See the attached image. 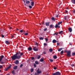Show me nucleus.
<instances>
[{
  "mask_svg": "<svg viewBox=\"0 0 75 75\" xmlns=\"http://www.w3.org/2000/svg\"><path fill=\"white\" fill-rule=\"evenodd\" d=\"M30 1H27L26 2V4H29V3H30Z\"/></svg>",
  "mask_w": 75,
  "mask_h": 75,
  "instance_id": "nucleus-33",
  "label": "nucleus"
},
{
  "mask_svg": "<svg viewBox=\"0 0 75 75\" xmlns=\"http://www.w3.org/2000/svg\"><path fill=\"white\" fill-rule=\"evenodd\" d=\"M14 71H15L14 70H13L12 71V73L13 75H14V74H15V72H14Z\"/></svg>",
  "mask_w": 75,
  "mask_h": 75,
  "instance_id": "nucleus-20",
  "label": "nucleus"
},
{
  "mask_svg": "<svg viewBox=\"0 0 75 75\" xmlns=\"http://www.w3.org/2000/svg\"><path fill=\"white\" fill-rule=\"evenodd\" d=\"M3 68V66L1 65H0V69H1V68Z\"/></svg>",
  "mask_w": 75,
  "mask_h": 75,
  "instance_id": "nucleus-42",
  "label": "nucleus"
},
{
  "mask_svg": "<svg viewBox=\"0 0 75 75\" xmlns=\"http://www.w3.org/2000/svg\"><path fill=\"white\" fill-rule=\"evenodd\" d=\"M58 17V15H56V17Z\"/></svg>",
  "mask_w": 75,
  "mask_h": 75,
  "instance_id": "nucleus-60",
  "label": "nucleus"
},
{
  "mask_svg": "<svg viewBox=\"0 0 75 75\" xmlns=\"http://www.w3.org/2000/svg\"><path fill=\"white\" fill-rule=\"evenodd\" d=\"M44 45H45V46H46V45H47V44H46L45 43H44Z\"/></svg>",
  "mask_w": 75,
  "mask_h": 75,
  "instance_id": "nucleus-48",
  "label": "nucleus"
},
{
  "mask_svg": "<svg viewBox=\"0 0 75 75\" xmlns=\"http://www.w3.org/2000/svg\"><path fill=\"white\" fill-rule=\"evenodd\" d=\"M34 66L35 68H36V67H37V65L35 64H34Z\"/></svg>",
  "mask_w": 75,
  "mask_h": 75,
  "instance_id": "nucleus-40",
  "label": "nucleus"
},
{
  "mask_svg": "<svg viewBox=\"0 0 75 75\" xmlns=\"http://www.w3.org/2000/svg\"><path fill=\"white\" fill-rule=\"evenodd\" d=\"M71 52L70 51H68L67 52V57H71Z\"/></svg>",
  "mask_w": 75,
  "mask_h": 75,
  "instance_id": "nucleus-3",
  "label": "nucleus"
},
{
  "mask_svg": "<svg viewBox=\"0 0 75 75\" xmlns=\"http://www.w3.org/2000/svg\"><path fill=\"white\" fill-rule=\"evenodd\" d=\"M23 64H21V65L20 66V68H21V67H23Z\"/></svg>",
  "mask_w": 75,
  "mask_h": 75,
  "instance_id": "nucleus-43",
  "label": "nucleus"
},
{
  "mask_svg": "<svg viewBox=\"0 0 75 75\" xmlns=\"http://www.w3.org/2000/svg\"><path fill=\"white\" fill-rule=\"evenodd\" d=\"M2 38H4V36L3 35H2Z\"/></svg>",
  "mask_w": 75,
  "mask_h": 75,
  "instance_id": "nucleus-53",
  "label": "nucleus"
},
{
  "mask_svg": "<svg viewBox=\"0 0 75 75\" xmlns=\"http://www.w3.org/2000/svg\"><path fill=\"white\" fill-rule=\"evenodd\" d=\"M23 34L25 35H28V33H24V32L23 33Z\"/></svg>",
  "mask_w": 75,
  "mask_h": 75,
  "instance_id": "nucleus-18",
  "label": "nucleus"
},
{
  "mask_svg": "<svg viewBox=\"0 0 75 75\" xmlns=\"http://www.w3.org/2000/svg\"><path fill=\"white\" fill-rule=\"evenodd\" d=\"M43 54H46V52H44Z\"/></svg>",
  "mask_w": 75,
  "mask_h": 75,
  "instance_id": "nucleus-56",
  "label": "nucleus"
},
{
  "mask_svg": "<svg viewBox=\"0 0 75 75\" xmlns=\"http://www.w3.org/2000/svg\"><path fill=\"white\" fill-rule=\"evenodd\" d=\"M63 32L62 31H60L59 32V34H62V33H63Z\"/></svg>",
  "mask_w": 75,
  "mask_h": 75,
  "instance_id": "nucleus-21",
  "label": "nucleus"
},
{
  "mask_svg": "<svg viewBox=\"0 0 75 75\" xmlns=\"http://www.w3.org/2000/svg\"><path fill=\"white\" fill-rule=\"evenodd\" d=\"M64 18L65 19V20H68L69 19V17H68V16H64Z\"/></svg>",
  "mask_w": 75,
  "mask_h": 75,
  "instance_id": "nucleus-7",
  "label": "nucleus"
},
{
  "mask_svg": "<svg viewBox=\"0 0 75 75\" xmlns=\"http://www.w3.org/2000/svg\"><path fill=\"white\" fill-rule=\"evenodd\" d=\"M44 39V38L42 37H40V38H39V40H43Z\"/></svg>",
  "mask_w": 75,
  "mask_h": 75,
  "instance_id": "nucleus-22",
  "label": "nucleus"
},
{
  "mask_svg": "<svg viewBox=\"0 0 75 75\" xmlns=\"http://www.w3.org/2000/svg\"><path fill=\"white\" fill-rule=\"evenodd\" d=\"M14 64H15L16 65H18V64H19V61L18 60H16L14 62Z\"/></svg>",
  "mask_w": 75,
  "mask_h": 75,
  "instance_id": "nucleus-6",
  "label": "nucleus"
},
{
  "mask_svg": "<svg viewBox=\"0 0 75 75\" xmlns=\"http://www.w3.org/2000/svg\"><path fill=\"white\" fill-rule=\"evenodd\" d=\"M48 38H47L46 39H45V41H46V42H48Z\"/></svg>",
  "mask_w": 75,
  "mask_h": 75,
  "instance_id": "nucleus-45",
  "label": "nucleus"
},
{
  "mask_svg": "<svg viewBox=\"0 0 75 75\" xmlns=\"http://www.w3.org/2000/svg\"><path fill=\"white\" fill-rule=\"evenodd\" d=\"M5 43H6V44H10V42L8 41H6Z\"/></svg>",
  "mask_w": 75,
  "mask_h": 75,
  "instance_id": "nucleus-16",
  "label": "nucleus"
},
{
  "mask_svg": "<svg viewBox=\"0 0 75 75\" xmlns=\"http://www.w3.org/2000/svg\"><path fill=\"white\" fill-rule=\"evenodd\" d=\"M58 34V32H57L56 33H54V34L53 35H57Z\"/></svg>",
  "mask_w": 75,
  "mask_h": 75,
  "instance_id": "nucleus-23",
  "label": "nucleus"
},
{
  "mask_svg": "<svg viewBox=\"0 0 75 75\" xmlns=\"http://www.w3.org/2000/svg\"><path fill=\"white\" fill-rule=\"evenodd\" d=\"M62 22H59L58 23V25H59L61 24H62Z\"/></svg>",
  "mask_w": 75,
  "mask_h": 75,
  "instance_id": "nucleus-30",
  "label": "nucleus"
},
{
  "mask_svg": "<svg viewBox=\"0 0 75 75\" xmlns=\"http://www.w3.org/2000/svg\"><path fill=\"white\" fill-rule=\"evenodd\" d=\"M40 62H43V61H44V59L41 58L40 60Z\"/></svg>",
  "mask_w": 75,
  "mask_h": 75,
  "instance_id": "nucleus-27",
  "label": "nucleus"
},
{
  "mask_svg": "<svg viewBox=\"0 0 75 75\" xmlns=\"http://www.w3.org/2000/svg\"><path fill=\"white\" fill-rule=\"evenodd\" d=\"M34 2L33 1H32L31 2V6H34Z\"/></svg>",
  "mask_w": 75,
  "mask_h": 75,
  "instance_id": "nucleus-15",
  "label": "nucleus"
},
{
  "mask_svg": "<svg viewBox=\"0 0 75 75\" xmlns=\"http://www.w3.org/2000/svg\"><path fill=\"white\" fill-rule=\"evenodd\" d=\"M51 19L52 20V21H55V18L54 17H52L51 18Z\"/></svg>",
  "mask_w": 75,
  "mask_h": 75,
  "instance_id": "nucleus-28",
  "label": "nucleus"
},
{
  "mask_svg": "<svg viewBox=\"0 0 75 75\" xmlns=\"http://www.w3.org/2000/svg\"><path fill=\"white\" fill-rule=\"evenodd\" d=\"M47 30V28H44V31H45Z\"/></svg>",
  "mask_w": 75,
  "mask_h": 75,
  "instance_id": "nucleus-36",
  "label": "nucleus"
},
{
  "mask_svg": "<svg viewBox=\"0 0 75 75\" xmlns=\"http://www.w3.org/2000/svg\"><path fill=\"white\" fill-rule=\"evenodd\" d=\"M49 61H50V62H53V61H54L53 60L51 59H49Z\"/></svg>",
  "mask_w": 75,
  "mask_h": 75,
  "instance_id": "nucleus-26",
  "label": "nucleus"
},
{
  "mask_svg": "<svg viewBox=\"0 0 75 75\" xmlns=\"http://www.w3.org/2000/svg\"><path fill=\"white\" fill-rule=\"evenodd\" d=\"M33 49L34 51H38V49H37L36 47H33Z\"/></svg>",
  "mask_w": 75,
  "mask_h": 75,
  "instance_id": "nucleus-5",
  "label": "nucleus"
},
{
  "mask_svg": "<svg viewBox=\"0 0 75 75\" xmlns=\"http://www.w3.org/2000/svg\"><path fill=\"white\" fill-rule=\"evenodd\" d=\"M71 2L72 3L75 4V0H71Z\"/></svg>",
  "mask_w": 75,
  "mask_h": 75,
  "instance_id": "nucleus-14",
  "label": "nucleus"
},
{
  "mask_svg": "<svg viewBox=\"0 0 75 75\" xmlns=\"http://www.w3.org/2000/svg\"><path fill=\"white\" fill-rule=\"evenodd\" d=\"M74 65H75L74 64H71V67H74Z\"/></svg>",
  "mask_w": 75,
  "mask_h": 75,
  "instance_id": "nucleus-47",
  "label": "nucleus"
},
{
  "mask_svg": "<svg viewBox=\"0 0 75 75\" xmlns=\"http://www.w3.org/2000/svg\"><path fill=\"white\" fill-rule=\"evenodd\" d=\"M8 67L7 68H6V69H5V71H7V70H8Z\"/></svg>",
  "mask_w": 75,
  "mask_h": 75,
  "instance_id": "nucleus-52",
  "label": "nucleus"
},
{
  "mask_svg": "<svg viewBox=\"0 0 75 75\" xmlns=\"http://www.w3.org/2000/svg\"><path fill=\"white\" fill-rule=\"evenodd\" d=\"M68 30L70 33H71L72 31V29L71 28H69Z\"/></svg>",
  "mask_w": 75,
  "mask_h": 75,
  "instance_id": "nucleus-9",
  "label": "nucleus"
},
{
  "mask_svg": "<svg viewBox=\"0 0 75 75\" xmlns=\"http://www.w3.org/2000/svg\"><path fill=\"white\" fill-rule=\"evenodd\" d=\"M5 61H7V59H5Z\"/></svg>",
  "mask_w": 75,
  "mask_h": 75,
  "instance_id": "nucleus-58",
  "label": "nucleus"
},
{
  "mask_svg": "<svg viewBox=\"0 0 75 75\" xmlns=\"http://www.w3.org/2000/svg\"><path fill=\"white\" fill-rule=\"evenodd\" d=\"M28 51H30L32 50V47H28Z\"/></svg>",
  "mask_w": 75,
  "mask_h": 75,
  "instance_id": "nucleus-10",
  "label": "nucleus"
},
{
  "mask_svg": "<svg viewBox=\"0 0 75 75\" xmlns=\"http://www.w3.org/2000/svg\"><path fill=\"white\" fill-rule=\"evenodd\" d=\"M38 73H35V75H38Z\"/></svg>",
  "mask_w": 75,
  "mask_h": 75,
  "instance_id": "nucleus-51",
  "label": "nucleus"
},
{
  "mask_svg": "<svg viewBox=\"0 0 75 75\" xmlns=\"http://www.w3.org/2000/svg\"><path fill=\"white\" fill-rule=\"evenodd\" d=\"M54 69H55V70H56L57 69V67H54Z\"/></svg>",
  "mask_w": 75,
  "mask_h": 75,
  "instance_id": "nucleus-49",
  "label": "nucleus"
},
{
  "mask_svg": "<svg viewBox=\"0 0 75 75\" xmlns=\"http://www.w3.org/2000/svg\"><path fill=\"white\" fill-rule=\"evenodd\" d=\"M49 51L50 52H52V51H53V50H52V49H50L49 50Z\"/></svg>",
  "mask_w": 75,
  "mask_h": 75,
  "instance_id": "nucleus-24",
  "label": "nucleus"
},
{
  "mask_svg": "<svg viewBox=\"0 0 75 75\" xmlns=\"http://www.w3.org/2000/svg\"><path fill=\"white\" fill-rule=\"evenodd\" d=\"M29 7L30 8H32V6H29Z\"/></svg>",
  "mask_w": 75,
  "mask_h": 75,
  "instance_id": "nucleus-44",
  "label": "nucleus"
},
{
  "mask_svg": "<svg viewBox=\"0 0 75 75\" xmlns=\"http://www.w3.org/2000/svg\"><path fill=\"white\" fill-rule=\"evenodd\" d=\"M57 27H58V28H60V26H59L58 25V26H57Z\"/></svg>",
  "mask_w": 75,
  "mask_h": 75,
  "instance_id": "nucleus-59",
  "label": "nucleus"
},
{
  "mask_svg": "<svg viewBox=\"0 0 75 75\" xmlns=\"http://www.w3.org/2000/svg\"><path fill=\"white\" fill-rule=\"evenodd\" d=\"M13 68L14 69L16 70V69H17V66H16L14 67Z\"/></svg>",
  "mask_w": 75,
  "mask_h": 75,
  "instance_id": "nucleus-13",
  "label": "nucleus"
},
{
  "mask_svg": "<svg viewBox=\"0 0 75 75\" xmlns=\"http://www.w3.org/2000/svg\"><path fill=\"white\" fill-rule=\"evenodd\" d=\"M72 56H74L75 55V52H73V53H72Z\"/></svg>",
  "mask_w": 75,
  "mask_h": 75,
  "instance_id": "nucleus-37",
  "label": "nucleus"
},
{
  "mask_svg": "<svg viewBox=\"0 0 75 75\" xmlns=\"http://www.w3.org/2000/svg\"><path fill=\"white\" fill-rule=\"evenodd\" d=\"M57 42V41H56V40L54 39L52 41L53 43H56Z\"/></svg>",
  "mask_w": 75,
  "mask_h": 75,
  "instance_id": "nucleus-12",
  "label": "nucleus"
},
{
  "mask_svg": "<svg viewBox=\"0 0 75 75\" xmlns=\"http://www.w3.org/2000/svg\"><path fill=\"white\" fill-rule=\"evenodd\" d=\"M59 43H57V45H59Z\"/></svg>",
  "mask_w": 75,
  "mask_h": 75,
  "instance_id": "nucleus-55",
  "label": "nucleus"
},
{
  "mask_svg": "<svg viewBox=\"0 0 75 75\" xmlns=\"http://www.w3.org/2000/svg\"><path fill=\"white\" fill-rule=\"evenodd\" d=\"M34 70V69H32L30 70V72H33V71Z\"/></svg>",
  "mask_w": 75,
  "mask_h": 75,
  "instance_id": "nucleus-35",
  "label": "nucleus"
},
{
  "mask_svg": "<svg viewBox=\"0 0 75 75\" xmlns=\"http://www.w3.org/2000/svg\"><path fill=\"white\" fill-rule=\"evenodd\" d=\"M40 69H38V70H37V72L38 74H40L41 73V71H39Z\"/></svg>",
  "mask_w": 75,
  "mask_h": 75,
  "instance_id": "nucleus-8",
  "label": "nucleus"
},
{
  "mask_svg": "<svg viewBox=\"0 0 75 75\" xmlns=\"http://www.w3.org/2000/svg\"><path fill=\"white\" fill-rule=\"evenodd\" d=\"M20 33H23V32H24H24H25V31H24V30H20Z\"/></svg>",
  "mask_w": 75,
  "mask_h": 75,
  "instance_id": "nucleus-34",
  "label": "nucleus"
},
{
  "mask_svg": "<svg viewBox=\"0 0 75 75\" xmlns=\"http://www.w3.org/2000/svg\"><path fill=\"white\" fill-rule=\"evenodd\" d=\"M65 13H68V11L67 10H66L65 11Z\"/></svg>",
  "mask_w": 75,
  "mask_h": 75,
  "instance_id": "nucleus-54",
  "label": "nucleus"
},
{
  "mask_svg": "<svg viewBox=\"0 0 75 75\" xmlns=\"http://www.w3.org/2000/svg\"><path fill=\"white\" fill-rule=\"evenodd\" d=\"M71 37V35H69V37Z\"/></svg>",
  "mask_w": 75,
  "mask_h": 75,
  "instance_id": "nucleus-64",
  "label": "nucleus"
},
{
  "mask_svg": "<svg viewBox=\"0 0 75 75\" xmlns=\"http://www.w3.org/2000/svg\"><path fill=\"white\" fill-rule=\"evenodd\" d=\"M40 58H41V56H39L38 57L37 59H40Z\"/></svg>",
  "mask_w": 75,
  "mask_h": 75,
  "instance_id": "nucleus-32",
  "label": "nucleus"
},
{
  "mask_svg": "<svg viewBox=\"0 0 75 75\" xmlns=\"http://www.w3.org/2000/svg\"><path fill=\"white\" fill-rule=\"evenodd\" d=\"M45 25L46 26H48L50 24V22H46L45 23Z\"/></svg>",
  "mask_w": 75,
  "mask_h": 75,
  "instance_id": "nucleus-11",
  "label": "nucleus"
},
{
  "mask_svg": "<svg viewBox=\"0 0 75 75\" xmlns=\"http://www.w3.org/2000/svg\"><path fill=\"white\" fill-rule=\"evenodd\" d=\"M35 63L36 64H39V63L37 61H35Z\"/></svg>",
  "mask_w": 75,
  "mask_h": 75,
  "instance_id": "nucleus-29",
  "label": "nucleus"
},
{
  "mask_svg": "<svg viewBox=\"0 0 75 75\" xmlns=\"http://www.w3.org/2000/svg\"><path fill=\"white\" fill-rule=\"evenodd\" d=\"M31 58L32 60H33V59H34V57H32Z\"/></svg>",
  "mask_w": 75,
  "mask_h": 75,
  "instance_id": "nucleus-46",
  "label": "nucleus"
},
{
  "mask_svg": "<svg viewBox=\"0 0 75 75\" xmlns=\"http://www.w3.org/2000/svg\"><path fill=\"white\" fill-rule=\"evenodd\" d=\"M9 29H11V28H12V27H9Z\"/></svg>",
  "mask_w": 75,
  "mask_h": 75,
  "instance_id": "nucleus-57",
  "label": "nucleus"
},
{
  "mask_svg": "<svg viewBox=\"0 0 75 75\" xmlns=\"http://www.w3.org/2000/svg\"><path fill=\"white\" fill-rule=\"evenodd\" d=\"M11 65H10L8 67V69H10L11 68Z\"/></svg>",
  "mask_w": 75,
  "mask_h": 75,
  "instance_id": "nucleus-38",
  "label": "nucleus"
},
{
  "mask_svg": "<svg viewBox=\"0 0 75 75\" xmlns=\"http://www.w3.org/2000/svg\"><path fill=\"white\" fill-rule=\"evenodd\" d=\"M64 53V50H62V51H61L60 52V54L62 55V54Z\"/></svg>",
  "mask_w": 75,
  "mask_h": 75,
  "instance_id": "nucleus-31",
  "label": "nucleus"
},
{
  "mask_svg": "<svg viewBox=\"0 0 75 75\" xmlns=\"http://www.w3.org/2000/svg\"><path fill=\"white\" fill-rule=\"evenodd\" d=\"M42 23V25H44V22H43Z\"/></svg>",
  "mask_w": 75,
  "mask_h": 75,
  "instance_id": "nucleus-62",
  "label": "nucleus"
},
{
  "mask_svg": "<svg viewBox=\"0 0 75 75\" xmlns=\"http://www.w3.org/2000/svg\"><path fill=\"white\" fill-rule=\"evenodd\" d=\"M11 37H12V38H13V37H14V36L13 35H11Z\"/></svg>",
  "mask_w": 75,
  "mask_h": 75,
  "instance_id": "nucleus-61",
  "label": "nucleus"
},
{
  "mask_svg": "<svg viewBox=\"0 0 75 75\" xmlns=\"http://www.w3.org/2000/svg\"><path fill=\"white\" fill-rule=\"evenodd\" d=\"M20 53H21L20 51H19L17 52L12 57V59L14 60H16V59H20L21 57L20 56H19V55L20 54ZM18 54L19 55L18 56L17 55Z\"/></svg>",
  "mask_w": 75,
  "mask_h": 75,
  "instance_id": "nucleus-1",
  "label": "nucleus"
},
{
  "mask_svg": "<svg viewBox=\"0 0 75 75\" xmlns=\"http://www.w3.org/2000/svg\"><path fill=\"white\" fill-rule=\"evenodd\" d=\"M23 54H24V53L23 52L21 53L20 54V55H19V56H20V57H21V56H23Z\"/></svg>",
  "mask_w": 75,
  "mask_h": 75,
  "instance_id": "nucleus-17",
  "label": "nucleus"
},
{
  "mask_svg": "<svg viewBox=\"0 0 75 75\" xmlns=\"http://www.w3.org/2000/svg\"><path fill=\"white\" fill-rule=\"evenodd\" d=\"M61 50H62V48H60L58 50V51H59V52L61 51Z\"/></svg>",
  "mask_w": 75,
  "mask_h": 75,
  "instance_id": "nucleus-25",
  "label": "nucleus"
},
{
  "mask_svg": "<svg viewBox=\"0 0 75 75\" xmlns=\"http://www.w3.org/2000/svg\"><path fill=\"white\" fill-rule=\"evenodd\" d=\"M58 24H56V25L55 26V28H57V27H58Z\"/></svg>",
  "mask_w": 75,
  "mask_h": 75,
  "instance_id": "nucleus-41",
  "label": "nucleus"
},
{
  "mask_svg": "<svg viewBox=\"0 0 75 75\" xmlns=\"http://www.w3.org/2000/svg\"><path fill=\"white\" fill-rule=\"evenodd\" d=\"M61 73L59 72H56L53 74L52 75H60Z\"/></svg>",
  "mask_w": 75,
  "mask_h": 75,
  "instance_id": "nucleus-4",
  "label": "nucleus"
},
{
  "mask_svg": "<svg viewBox=\"0 0 75 75\" xmlns=\"http://www.w3.org/2000/svg\"><path fill=\"white\" fill-rule=\"evenodd\" d=\"M70 45H72V44H71V43H69Z\"/></svg>",
  "mask_w": 75,
  "mask_h": 75,
  "instance_id": "nucleus-63",
  "label": "nucleus"
},
{
  "mask_svg": "<svg viewBox=\"0 0 75 75\" xmlns=\"http://www.w3.org/2000/svg\"><path fill=\"white\" fill-rule=\"evenodd\" d=\"M54 59H57V56L56 55H55L53 56Z\"/></svg>",
  "mask_w": 75,
  "mask_h": 75,
  "instance_id": "nucleus-19",
  "label": "nucleus"
},
{
  "mask_svg": "<svg viewBox=\"0 0 75 75\" xmlns=\"http://www.w3.org/2000/svg\"><path fill=\"white\" fill-rule=\"evenodd\" d=\"M50 27L51 28H52V27H53V25H50Z\"/></svg>",
  "mask_w": 75,
  "mask_h": 75,
  "instance_id": "nucleus-39",
  "label": "nucleus"
},
{
  "mask_svg": "<svg viewBox=\"0 0 75 75\" xmlns=\"http://www.w3.org/2000/svg\"><path fill=\"white\" fill-rule=\"evenodd\" d=\"M38 43L36 42L35 43V45H38Z\"/></svg>",
  "mask_w": 75,
  "mask_h": 75,
  "instance_id": "nucleus-50",
  "label": "nucleus"
},
{
  "mask_svg": "<svg viewBox=\"0 0 75 75\" xmlns=\"http://www.w3.org/2000/svg\"><path fill=\"white\" fill-rule=\"evenodd\" d=\"M3 58H4V56L3 55H1L0 57V64H5V62L1 61Z\"/></svg>",
  "mask_w": 75,
  "mask_h": 75,
  "instance_id": "nucleus-2",
  "label": "nucleus"
}]
</instances>
